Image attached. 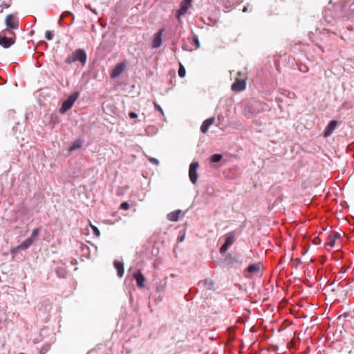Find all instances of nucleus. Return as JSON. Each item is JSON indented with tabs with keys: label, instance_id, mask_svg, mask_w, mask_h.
Instances as JSON below:
<instances>
[{
	"label": "nucleus",
	"instance_id": "nucleus-47",
	"mask_svg": "<svg viewBox=\"0 0 354 354\" xmlns=\"http://www.w3.org/2000/svg\"><path fill=\"white\" fill-rule=\"evenodd\" d=\"M161 290V288L157 287V290Z\"/></svg>",
	"mask_w": 354,
	"mask_h": 354
},
{
	"label": "nucleus",
	"instance_id": "nucleus-28",
	"mask_svg": "<svg viewBox=\"0 0 354 354\" xmlns=\"http://www.w3.org/2000/svg\"><path fill=\"white\" fill-rule=\"evenodd\" d=\"M153 104L156 110L158 111L162 115H164V112L161 106L159 104H158L156 102H154Z\"/></svg>",
	"mask_w": 354,
	"mask_h": 354
},
{
	"label": "nucleus",
	"instance_id": "nucleus-38",
	"mask_svg": "<svg viewBox=\"0 0 354 354\" xmlns=\"http://www.w3.org/2000/svg\"><path fill=\"white\" fill-rule=\"evenodd\" d=\"M91 11L94 13L95 15H97L96 9H91Z\"/></svg>",
	"mask_w": 354,
	"mask_h": 354
},
{
	"label": "nucleus",
	"instance_id": "nucleus-25",
	"mask_svg": "<svg viewBox=\"0 0 354 354\" xmlns=\"http://www.w3.org/2000/svg\"><path fill=\"white\" fill-rule=\"evenodd\" d=\"M314 35H315L313 32H310L309 33V39L312 41V42H314L315 44V45L317 47H319L324 52L323 47L320 45V44L317 41H315L314 39H313V37Z\"/></svg>",
	"mask_w": 354,
	"mask_h": 354
},
{
	"label": "nucleus",
	"instance_id": "nucleus-3",
	"mask_svg": "<svg viewBox=\"0 0 354 354\" xmlns=\"http://www.w3.org/2000/svg\"><path fill=\"white\" fill-rule=\"evenodd\" d=\"M198 167H199V164L196 161L192 162L189 165V178L190 181L193 184H196L198 180V175L197 173V169Z\"/></svg>",
	"mask_w": 354,
	"mask_h": 354
},
{
	"label": "nucleus",
	"instance_id": "nucleus-24",
	"mask_svg": "<svg viewBox=\"0 0 354 354\" xmlns=\"http://www.w3.org/2000/svg\"><path fill=\"white\" fill-rule=\"evenodd\" d=\"M39 232H40L39 227L35 228L32 230V234L30 237L32 238V239L35 241V239L38 236Z\"/></svg>",
	"mask_w": 354,
	"mask_h": 354
},
{
	"label": "nucleus",
	"instance_id": "nucleus-32",
	"mask_svg": "<svg viewBox=\"0 0 354 354\" xmlns=\"http://www.w3.org/2000/svg\"><path fill=\"white\" fill-rule=\"evenodd\" d=\"M148 160L152 164H154L156 165H159L158 160L155 158H149Z\"/></svg>",
	"mask_w": 354,
	"mask_h": 354
},
{
	"label": "nucleus",
	"instance_id": "nucleus-16",
	"mask_svg": "<svg viewBox=\"0 0 354 354\" xmlns=\"http://www.w3.org/2000/svg\"><path fill=\"white\" fill-rule=\"evenodd\" d=\"M33 242L34 241L32 239V238L28 237L18 245V249L25 250L30 247Z\"/></svg>",
	"mask_w": 354,
	"mask_h": 354
},
{
	"label": "nucleus",
	"instance_id": "nucleus-48",
	"mask_svg": "<svg viewBox=\"0 0 354 354\" xmlns=\"http://www.w3.org/2000/svg\"><path fill=\"white\" fill-rule=\"evenodd\" d=\"M4 6H5L6 8H8L9 6H8V5H6V4H4Z\"/></svg>",
	"mask_w": 354,
	"mask_h": 354
},
{
	"label": "nucleus",
	"instance_id": "nucleus-19",
	"mask_svg": "<svg viewBox=\"0 0 354 354\" xmlns=\"http://www.w3.org/2000/svg\"><path fill=\"white\" fill-rule=\"evenodd\" d=\"M260 270V263H253L248 266L246 271L249 273H257Z\"/></svg>",
	"mask_w": 354,
	"mask_h": 354
},
{
	"label": "nucleus",
	"instance_id": "nucleus-29",
	"mask_svg": "<svg viewBox=\"0 0 354 354\" xmlns=\"http://www.w3.org/2000/svg\"><path fill=\"white\" fill-rule=\"evenodd\" d=\"M193 42L196 44V48L200 47V42H199L198 38L196 35H194L193 37Z\"/></svg>",
	"mask_w": 354,
	"mask_h": 354
},
{
	"label": "nucleus",
	"instance_id": "nucleus-50",
	"mask_svg": "<svg viewBox=\"0 0 354 354\" xmlns=\"http://www.w3.org/2000/svg\"><path fill=\"white\" fill-rule=\"evenodd\" d=\"M19 354H24V353H19Z\"/></svg>",
	"mask_w": 354,
	"mask_h": 354
},
{
	"label": "nucleus",
	"instance_id": "nucleus-33",
	"mask_svg": "<svg viewBox=\"0 0 354 354\" xmlns=\"http://www.w3.org/2000/svg\"><path fill=\"white\" fill-rule=\"evenodd\" d=\"M299 70L302 72V73H306L308 72V69L307 68V66H306L305 65H303V66H300L299 67Z\"/></svg>",
	"mask_w": 354,
	"mask_h": 354
},
{
	"label": "nucleus",
	"instance_id": "nucleus-36",
	"mask_svg": "<svg viewBox=\"0 0 354 354\" xmlns=\"http://www.w3.org/2000/svg\"><path fill=\"white\" fill-rule=\"evenodd\" d=\"M129 118L133 119V118H136L138 117V115L137 113H134V112H130L129 114Z\"/></svg>",
	"mask_w": 354,
	"mask_h": 354
},
{
	"label": "nucleus",
	"instance_id": "nucleus-30",
	"mask_svg": "<svg viewBox=\"0 0 354 354\" xmlns=\"http://www.w3.org/2000/svg\"><path fill=\"white\" fill-rule=\"evenodd\" d=\"M120 208L127 210L129 208V204L127 202H123L120 205Z\"/></svg>",
	"mask_w": 354,
	"mask_h": 354
},
{
	"label": "nucleus",
	"instance_id": "nucleus-35",
	"mask_svg": "<svg viewBox=\"0 0 354 354\" xmlns=\"http://www.w3.org/2000/svg\"><path fill=\"white\" fill-rule=\"evenodd\" d=\"M217 120L218 121V125L223 124V121L224 120L223 117L221 115H218Z\"/></svg>",
	"mask_w": 354,
	"mask_h": 354
},
{
	"label": "nucleus",
	"instance_id": "nucleus-8",
	"mask_svg": "<svg viewBox=\"0 0 354 354\" xmlns=\"http://www.w3.org/2000/svg\"><path fill=\"white\" fill-rule=\"evenodd\" d=\"M245 87H246V83H245V80H236L232 84L231 88L234 91L240 92V91L245 90Z\"/></svg>",
	"mask_w": 354,
	"mask_h": 354
},
{
	"label": "nucleus",
	"instance_id": "nucleus-26",
	"mask_svg": "<svg viewBox=\"0 0 354 354\" xmlns=\"http://www.w3.org/2000/svg\"><path fill=\"white\" fill-rule=\"evenodd\" d=\"M178 73L180 77H184L185 76V68L182 64H180Z\"/></svg>",
	"mask_w": 354,
	"mask_h": 354
},
{
	"label": "nucleus",
	"instance_id": "nucleus-14",
	"mask_svg": "<svg viewBox=\"0 0 354 354\" xmlns=\"http://www.w3.org/2000/svg\"><path fill=\"white\" fill-rule=\"evenodd\" d=\"M233 243V237L232 236H227L226 237L224 243L221 245L220 248V252L221 254L225 253L228 248Z\"/></svg>",
	"mask_w": 354,
	"mask_h": 354
},
{
	"label": "nucleus",
	"instance_id": "nucleus-11",
	"mask_svg": "<svg viewBox=\"0 0 354 354\" xmlns=\"http://www.w3.org/2000/svg\"><path fill=\"white\" fill-rule=\"evenodd\" d=\"M337 122L336 120H331L329 122L328 124L327 125L326 129L324 132V137H328L330 136L335 127H337Z\"/></svg>",
	"mask_w": 354,
	"mask_h": 354
},
{
	"label": "nucleus",
	"instance_id": "nucleus-46",
	"mask_svg": "<svg viewBox=\"0 0 354 354\" xmlns=\"http://www.w3.org/2000/svg\"><path fill=\"white\" fill-rule=\"evenodd\" d=\"M161 290V288L157 287V290Z\"/></svg>",
	"mask_w": 354,
	"mask_h": 354
},
{
	"label": "nucleus",
	"instance_id": "nucleus-45",
	"mask_svg": "<svg viewBox=\"0 0 354 354\" xmlns=\"http://www.w3.org/2000/svg\"><path fill=\"white\" fill-rule=\"evenodd\" d=\"M3 8H1V9L0 10V13L3 12Z\"/></svg>",
	"mask_w": 354,
	"mask_h": 354
},
{
	"label": "nucleus",
	"instance_id": "nucleus-13",
	"mask_svg": "<svg viewBox=\"0 0 354 354\" xmlns=\"http://www.w3.org/2000/svg\"><path fill=\"white\" fill-rule=\"evenodd\" d=\"M214 118L212 117L204 120L201 126V131L203 133H205L208 131L209 127L214 123Z\"/></svg>",
	"mask_w": 354,
	"mask_h": 354
},
{
	"label": "nucleus",
	"instance_id": "nucleus-20",
	"mask_svg": "<svg viewBox=\"0 0 354 354\" xmlns=\"http://www.w3.org/2000/svg\"><path fill=\"white\" fill-rule=\"evenodd\" d=\"M222 158H223V156L221 154L215 153L211 156L210 160L212 162L216 163V162H220Z\"/></svg>",
	"mask_w": 354,
	"mask_h": 354
},
{
	"label": "nucleus",
	"instance_id": "nucleus-37",
	"mask_svg": "<svg viewBox=\"0 0 354 354\" xmlns=\"http://www.w3.org/2000/svg\"><path fill=\"white\" fill-rule=\"evenodd\" d=\"M243 11L244 12H248V6H245V7L243 8Z\"/></svg>",
	"mask_w": 354,
	"mask_h": 354
},
{
	"label": "nucleus",
	"instance_id": "nucleus-43",
	"mask_svg": "<svg viewBox=\"0 0 354 354\" xmlns=\"http://www.w3.org/2000/svg\"><path fill=\"white\" fill-rule=\"evenodd\" d=\"M73 19H73L71 20V21L68 24V25H70V24H73Z\"/></svg>",
	"mask_w": 354,
	"mask_h": 354
},
{
	"label": "nucleus",
	"instance_id": "nucleus-10",
	"mask_svg": "<svg viewBox=\"0 0 354 354\" xmlns=\"http://www.w3.org/2000/svg\"><path fill=\"white\" fill-rule=\"evenodd\" d=\"M15 38L8 37L6 35H0V46L3 48H9L15 43Z\"/></svg>",
	"mask_w": 354,
	"mask_h": 354
},
{
	"label": "nucleus",
	"instance_id": "nucleus-31",
	"mask_svg": "<svg viewBox=\"0 0 354 354\" xmlns=\"http://www.w3.org/2000/svg\"><path fill=\"white\" fill-rule=\"evenodd\" d=\"M91 227L93 229L94 234L96 235L97 236H100V232L98 228L94 225H91Z\"/></svg>",
	"mask_w": 354,
	"mask_h": 354
},
{
	"label": "nucleus",
	"instance_id": "nucleus-18",
	"mask_svg": "<svg viewBox=\"0 0 354 354\" xmlns=\"http://www.w3.org/2000/svg\"><path fill=\"white\" fill-rule=\"evenodd\" d=\"M333 34V32H330L326 29H324L322 32H319V39L321 41L323 42H327L328 39L330 37V35Z\"/></svg>",
	"mask_w": 354,
	"mask_h": 354
},
{
	"label": "nucleus",
	"instance_id": "nucleus-15",
	"mask_svg": "<svg viewBox=\"0 0 354 354\" xmlns=\"http://www.w3.org/2000/svg\"><path fill=\"white\" fill-rule=\"evenodd\" d=\"M113 265L115 268L117 270L118 276L119 277H122L124 274V264L123 263L118 261L117 260H115L113 262Z\"/></svg>",
	"mask_w": 354,
	"mask_h": 354
},
{
	"label": "nucleus",
	"instance_id": "nucleus-9",
	"mask_svg": "<svg viewBox=\"0 0 354 354\" xmlns=\"http://www.w3.org/2000/svg\"><path fill=\"white\" fill-rule=\"evenodd\" d=\"M340 235L336 232H330L328 235L326 242L325 243L326 247H333L337 239L339 238Z\"/></svg>",
	"mask_w": 354,
	"mask_h": 354
},
{
	"label": "nucleus",
	"instance_id": "nucleus-4",
	"mask_svg": "<svg viewBox=\"0 0 354 354\" xmlns=\"http://www.w3.org/2000/svg\"><path fill=\"white\" fill-rule=\"evenodd\" d=\"M5 24L8 28L12 30H17L19 28V20L14 14L7 15Z\"/></svg>",
	"mask_w": 354,
	"mask_h": 354
},
{
	"label": "nucleus",
	"instance_id": "nucleus-23",
	"mask_svg": "<svg viewBox=\"0 0 354 354\" xmlns=\"http://www.w3.org/2000/svg\"><path fill=\"white\" fill-rule=\"evenodd\" d=\"M203 285L205 286V288L210 290L212 288L214 283L211 279H207L203 281Z\"/></svg>",
	"mask_w": 354,
	"mask_h": 354
},
{
	"label": "nucleus",
	"instance_id": "nucleus-40",
	"mask_svg": "<svg viewBox=\"0 0 354 354\" xmlns=\"http://www.w3.org/2000/svg\"><path fill=\"white\" fill-rule=\"evenodd\" d=\"M231 6H232L231 5H229V6H228L227 3H226V5H225V8H231Z\"/></svg>",
	"mask_w": 354,
	"mask_h": 354
},
{
	"label": "nucleus",
	"instance_id": "nucleus-7",
	"mask_svg": "<svg viewBox=\"0 0 354 354\" xmlns=\"http://www.w3.org/2000/svg\"><path fill=\"white\" fill-rule=\"evenodd\" d=\"M127 64L124 62L118 64L111 71L110 76L112 79L118 77L125 69Z\"/></svg>",
	"mask_w": 354,
	"mask_h": 354
},
{
	"label": "nucleus",
	"instance_id": "nucleus-2",
	"mask_svg": "<svg viewBox=\"0 0 354 354\" xmlns=\"http://www.w3.org/2000/svg\"><path fill=\"white\" fill-rule=\"evenodd\" d=\"M80 93L76 91L71 94L62 103L61 108L59 109L60 113H64L68 111L74 104L75 102L79 97Z\"/></svg>",
	"mask_w": 354,
	"mask_h": 354
},
{
	"label": "nucleus",
	"instance_id": "nucleus-1",
	"mask_svg": "<svg viewBox=\"0 0 354 354\" xmlns=\"http://www.w3.org/2000/svg\"><path fill=\"white\" fill-rule=\"evenodd\" d=\"M86 59L87 55L86 52L83 49L78 48L67 56L65 62L68 64H71L73 62H80L82 66H84Z\"/></svg>",
	"mask_w": 354,
	"mask_h": 354
},
{
	"label": "nucleus",
	"instance_id": "nucleus-12",
	"mask_svg": "<svg viewBox=\"0 0 354 354\" xmlns=\"http://www.w3.org/2000/svg\"><path fill=\"white\" fill-rule=\"evenodd\" d=\"M133 278L136 281L137 285L139 288H143L145 286V278L140 271L136 272L133 274Z\"/></svg>",
	"mask_w": 354,
	"mask_h": 354
},
{
	"label": "nucleus",
	"instance_id": "nucleus-34",
	"mask_svg": "<svg viewBox=\"0 0 354 354\" xmlns=\"http://www.w3.org/2000/svg\"><path fill=\"white\" fill-rule=\"evenodd\" d=\"M185 233H183V234H180L179 236H178V241L179 242H183L184 241V239H185Z\"/></svg>",
	"mask_w": 354,
	"mask_h": 354
},
{
	"label": "nucleus",
	"instance_id": "nucleus-42",
	"mask_svg": "<svg viewBox=\"0 0 354 354\" xmlns=\"http://www.w3.org/2000/svg\"><path fill=\"white\" fill-rule=\"evenodd\" d=\"M276 100H277V102H281V99H279V98H277Z\"/></svg>",
	"mask_w": 354,
	"mask_h": 354
},
{
	"label": "nucleus",
	"instance_id": "nucleus-22",
	"mask_svg": "<svg viewBox=\"0 0 354 354\" xmlns=\"http://www.w3.org/2000/svg\"><path fill=\"white\" fill-rule=\"evenodd\" d=\"M82 147V143L79 140L75 141L72 145L70 147L69 150L70 151H74L77 149H80Z\"/></svg>",
	"mask_w": 354,
	"mask_h": 354
},
{
	"label": "nucleus",
	"instance_id": "nucleus-41",
	"mask_svg": "<svg viewBox=\"0 0 354 354\" xmlns=\"http://www.w3.org/2000/svg\"><path fill=\"white\" fill-rule=\"evenodd\" d=\"M351 8L354 10V3L351 4Z\"/></svg>",
	"mask_w": 354,
	"mask_h": 354
},
{
	"label": "nucleus",
	"instance_id": "nucleus-49",
	"mask_svg": "<svg viewBox=\"0 0 354 354\" xmlns=\"http://www.w3.org/2000/svg\"><path fill=\"white\" fill-rule=\"evenodd\" d=\"M10 34L13 35L15 36V34L13 32H10Z\"/></svg>",
	"mask_w": 354,
	"mask_h": 354
},
{
	"label": "nucleus",
	"instance_id": "nucleus-21",
	"mask_svg": "<svg viewBox=\"0 0 354 354\" xmlns=\"http://www.w3.org/2000/svg\"><path fill=\"white\" fill-rule=\"evenodd\" d=\"M73 15V14L69 12V11H66L64 12H63L60 17V19L59 20V25L60 26H64V24H62V20L65 18V17H69V16H71Z\"/></svg>",
	"mask_w": 354,
	"mask_h": 354
},
{
	"label": "nucleus",
	"instance_id": "nucleus-6",
	"mask_svg": "<svg viewBox=\"0 0 354 354\" xmlns=\"http://www.w3.org/2000/svg\"><path fill=\"white\" fill-rule=\"evenodd\" d=\"M165 31L164 28L160 29L155 35L152 41L151 46L155 48H159L162 43V36Z\"/></svg>",
	"mask_w": 354,
	"mask_h": 354
},
{
	"label": "nucleus",
	"instance_id": "nucleus-44",
	"mask_svg": "<svg viewBox=\"0 0 354 354\" xmlns=\"http://www.w3.org/2000/svg\"><path fill=\"white\" fill-rule=\"evenodd\" d=\"M183 50H187L186 46H183Z\"/></svg>",
	"mask_w": 354,
	"mask_h": 354
},
{
	"label": "nucleus",
	"instance_id": "nucleus-27",
	"mask_svg": "<svg viewBox=\"0 0 354 354\" xmlns=\"http://www.w3.org/2000/svg\"><path fill=\"white\" fill-rule=\"evenodd\" d=\"M54 36V32L52 30H47L45 34V37L48 40H52Z\"/></svg>",
	"mask_w": 354,
	"mask_h": 354
},
{
	"label": "nucleus",
	"instance_id": "nucleus-39",
	"mask_svg": "<svg viewBox=\"0 0 354 354\" xmlns=\"http://www.w3.org/2000/svg\"><path fill=\"white\" fill-rule=\"evenodd\" d=\"M85 7L86 8L89 9L90 10L91 9H92L90 5H86Z\"/></svg>",
	"mask_w": 354,
	"mask_h": 354
},
{
	"label": "nucleus",
	"instance_id": "nucleus-17",
	"mask_svg": "<svg viewBox=\"0 0 354 354\" xmlns=\"http://www.w3.org/2000/svg\"><path fill=\"white\" fill-rule=\"evenodd\" d=\"M181 214V210L178 209L173 211L167 214V219L170 221H177L179 218V215Z\"/></svg>",
	"mask_w": 354,
	"mask_h": 354
},
{
	"label": "nucleus",
	"instance_id": "nucleus-5",
	"mask_svg": "<svg viewBox=\"0 0 354 354\" xmlns=\"http://www.w3.org/2000/svg\"><path fill=\"white\" fill-rule=\"evenodd\" d=\"M192 0H183L180 8L176 12V17L179 20L180 16L185 15L191 6Z\"/></svg>",
	"mask_w": 354,
	"mask_h": 354
}]
</instances>
